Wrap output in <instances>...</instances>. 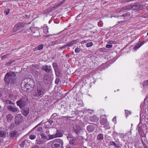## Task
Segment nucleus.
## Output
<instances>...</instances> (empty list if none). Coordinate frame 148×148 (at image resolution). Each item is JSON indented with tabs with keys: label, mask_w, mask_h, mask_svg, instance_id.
Wrapping results in <instances>:
<instances>
[{
	"label": "nucleus",
	"mask_w": 148,
	"mask_h": 148,
	"mask_svg": "<svg viewBox=\"0 0 148 148\" xmlns=\"http://www.w3.org/2000/svg\"><path fill=\"white\" fill-rule=\"evenodd\" d=\"M16 74L13 72H11L7 73L4 77V81L7 84L14 83L16 81Z\"/></svg>",
	"instance_id": "obj_1"
},
{
	"label": "nucleus",
	"mask_w": 148,
	"mask_h": 148,
	"mask_svg": "<svg viewBox=\"0 0 148 148\" xmlns=\"http://www.w3.org/2000/svg\"><path fill=\"white\" fill-rule=\"evenodd\" d=\"M45 92V89L41 86L37 87L34 92V95L38 97H41Z\"/></svg>",
	"instance_id": "obj_2"
},
{
	"label": "nucleus",
	"mask_w": 148,
	"mask_h": 148,
	"mask_svg": "<svg viewBox=\"0 0 148 148\" xmlns=\"http://www.w3.org/2000/svg\"><path fill=\"white\" fill-rule=\"evenodd\" d=\"M62 145V141L60 140L53 141L52 145L53 148H61Z\"/></svg>",
	"instance_id": "obj_3"
},
{
	"label": "nucleus",
	"mask_w": 148,
	"mask_h": 148,
	"mask_svg": "<svg viewBox=\"0 0 148 148\" xmlns=\"http://www.w3.org/2000/svg\"><path fill=\"white\" fill-rule=\"evenodd\" d=\"M7 109L10 112L17 113L19 112V109L15 106H8L7 107Z\"/></svg>",
	"instance_id": "obj_4"
},
{
	"label": "nucleus",
	"mask_w": 148,
	"mask_h": 148,
	"mask_svg": "<svg viewBox=\"0 0 148 148\" xmlns=\"http://www.w3.org/2000/svg\"><path fill=\"white\" fill-rule=\"evenodd\" d=\"M25 26V24L23 23H18L14 27L13 29L14 32H16L20 29L21 27Z\"/></svg>",
	"instance_id": "obj_5"
},
{
	"label": "nucleus",
	"mask_w": 148,
	"mask_h": 148,
	"mask_svg": "<svg viewBox=\"0 0 148 148\" xmlns=\"http://www.w3.org/2000/svg\"><path fill=\"white\" fill-rule=\"evenodd\" d=\"M25 101L24 99L23 98L21 99L19 101L16 102L17 105L19 106L21 108H22L25 106Z\"/></svg>",
	"instance_id": "obj_6"
},
{
	"label": "nucleus",
	"mask_w": 148,
	"mask_h": 148,
	"mask_svg": "<svg viewBox=\"0 0 148 148\" xmlns=\"http://www.w3.org/2000/svg\"><path fill=\"white\" fill-rule=\"evenodd\" d=\"M23 117L21 114H17L15 117V122L17 124H19L22 121Z\"/></svg>",
	"instance_id": "obj_7"
},
{
	"label": "nucleus",
	"mask_w": 148,
	"mask_h": 148,
	"mask_svg": "<svg viewBox=\"0 0 148 148\" xmlns=\"http://www.w3.org/2000/svg\"><path fill=\"white\" fill-rule=\"evenodd\" d=\"M63 134L60 131H57L56 134L50 135V139H53L58 137H60L62 136Z\"/></svg>",
	"instance_id": "obj_8"
},
{
	"label": "nucleus",
	"mask_w": 148,
	"mask_h": 148,
	"mask_svg": "<svg viewBox=\"0 0 148 148\" xmlns=\"http://www.w3.org/2000/svg\"><path fill=\"white\" fill-rule=\"evenodd\" d=\"M31 82V83L33 84V80L31 79L30 78H25L24 79V80L22 81V82H24L25 83V85L26 87H28V84L30 82Z\"/></svg>",
	"instance_id": "obj_9"
},
{
	"label": "nucleus",
	"mask_w": 148,
	"mask_h": 148,
	"mask_svg": "<svg viewBox=\"0 0 148 148\" xmlns=\"http://www.w3.org/2000/svg\"><path fill=\"white\" fill-rule=\"evenodd\" d=\"M19 133L16 131H14L11 132L9 135L10 137L12 138L17 137L19 135Z\"/></svg>",
	"instance_id": "obj_10"
},
{
	"label": "nucleus",
	"mask_w": 148,
	"mask_h": 148,
	"mask_svg": "<svg viewBox=\"0 0 148 148\" xmlns=\"http://www.w3.org/2000/svg\"><path fill=\"white\" fill-rule=\"evenodd\" d=\"M73 129L75 132L77 134L80 132L81 129L79 126L78 125H76L73 127Z\"/></svg>",
	"instance_id": "obj_11"
},
{
	"label": "nucleus",
	"mask_w": 148,
	"mask_h": 148,
	"mask_svg": "<svg viewBox=\"0 0 148 148\" xmlns=\"http://www.w3.org/2000/svg\"><path fill=\"white\" fill-rule=\"evenodd\" d=\"M40 135L41 139L44 140L45 142L46 141L50 139L49 138H48L45 134L43 133H41L40 134Z\"/></svg>",
	"instance_id": "obj_12"
},
{
	"label": "nucleus",
	"mask_w": 148,
	"mask_h": 148,
	"mask_svg": "<svg viewBox=\"0 0 148 148\" xmlns=\"http://www.w3.org/2000/svg\"><path fill=\"white\" fill-rule=\"evenodd\" d=\"M51 66H47V65L44 66L42 67V69L44 70L47 73L50 72L51 71Z\"/></svg>",
	"instance_id": "obj_13"
},
{
	"label": "nucleus",
	"mask_w": 148,
	"mask_h": 148,
	"mask_svg": "<svg viewBox=\"0 0 148 148\" xmlns=\"http://www.w3.org/2000/svg\"><path fill=\"white\" fill-rule=\"evenodd\" d=\"M137 5H129L127 6L124 7V10H129L131 8H132L133 9H135V8H137Z\"/></svg>",
	"instance_id": "obj_14"
},
{
	"label": "nucleus",
	"mask_w": 148,
	"mask_h": 148,
	"mask_svg": "<svg viewBox=\"0 0 148 148\" xmlns=\"http://www.w3.org/2000/svg\"><path fill=\"white\" fill-rule=\"evenodd\" d=\"M14 117L11 114H8L6 116L7 120L8 122H11L13 119Z\"/></svg>",
	"instance_id": "obj_15"
},
{
	"label": "nucleus",
	"mask_w": 148,
	"mask_h": 148,
	"mask_svg": "<svg viewBox=\"0 0 148 148\" xmlns=\"http://www.w3.org/2000/svg\"><path fill=\"white\" fill-rule=\"evenodd\" d=\"M36 143L38 145L43 144L45 142L44 140L40 139H37L36 140Z\"/></svg>",
	"instance_id": "obj_16"
},
{
	"label": "nucleus",
	"mask_w": 148,
	"mask_h": 148,
	"mask_svg": "<svg viewBox=\"0 0 148 148\" xmlns=\"http://www.w3.org/2000/svg\"><path fill=\"white\" fill-rule=\"evenodd\" d=\"M90 120L93 122L96 121L98 120V118L96 115H94L90 117Z\"/></svg>",
	"instance_id": "obj_17"
},
{
	"label": "nucleus",
	"mask_w": 148,
	"mask_h": 148,
	"mask_svg": "<svg viewBox=\"0 0 148 148\" xmlns=\"http://www.w3.org/2000/svg\"><path fill=\"white\" fill-rule=\"evenodd\" d=\"M87 129L88 131L90 132H92L94 130L93 127L92 126L90 125L87 126Z\"/></svg>",
	"instance_id": "obj_18"
},
{
	"label": "nucleus",
	"mask_w": 148,
	"mask_h": 148,
	"mask_svg": "<svg viewBox=\"0 0 148 148\" xmlns=\"http://www.w3.org/2000/svg\"><path fill=\"white\" fill-rule=\"evenodd\" d=\"M143 45L142 43H138L136 44L134 47V49L135 50H136L138 49Z\"/></svg>",
	"instance_id": "obj_19"
},
{
	"label": "nucleus",
	"mask_w": 148,
	"mask_h": 148,
	"mask_svg": "<svg viewBox=\"0 0 148 148\" xmlns=\"http://www.w3.org/2000/svg\"><path fill=\"white\" fill-rule=\"evenodd\" d=\"M103 138V137L102 134H99L97 137V139L98 140H101Z\"/></svg>",
	"instance_id": "obj_20"
},
{
	"label": "nucleus",
	"mask_w": 148,
	"mask_h": 148,
	"mask_svg": "<svg viewBox=\"0 0 148 148\" xmlns=\"http://www.w3.org/2000/svg\"><path fill=\"white\" fill-rule=\"evenodd\" d=\"M76 42V41L75 40H73L72 41L69 42L68 43H67L66 45L67 46V47H70L72 45H73L74 44H75Z\"/></svg>",
	"instance_id": "obj_21"
},
{
	"label": "nucleus",
	"mask_w": 148,
	"mask_h": 148,
	"mask_svg": "<svg viewBox=\"0 0 148 148\" xmlns=\"http://www.w3.org/2000/svg\"><path fill=\"white\" fill-rule=\"evenodd\" d=\"M107 123V121L106 119H102L100 121V124L102 125H104L106 124Z\"/></svg>",
	"instance_id": "obj_22"
},
{
	"label": "nucleus",
	"mask_w": 148,
	"mask_h": 148,
	"mask_svg": "<svg viewBox=\"0 0 148 148\" xmlns=\"http://www.w3.org/2000/svg\"><path fill=\"white\" fill-rule=\"evenodd\" d=\"M65 2L64 0H63L58 5H56V6L54 7L55 8H57L61 6L64 2Z\"/></svg>",
	"instance_id": "obj_23"
},
{
	"label": "nucleus",
	"mask_w": 148,
	"mask_h": 148,
	"mask_svg": "<svg viewBox=\"0 0 148 148\" xmlns=\"http://www.w3.org/2000/svg\"><path fill=\"white\" fill-rule=\"evenodd\" d=\"M6 133L4 131H0V137H4L5 136Z\"/></svg>",
	"instance_id": "obj_24"
},
{
	"label": "nucleus",
	"mask_w": 148,
	"mask_h": 148,
	"mask_svg": "<svg viewBox=\"0 0 148 148\" xmlns=\"http://www.w3.org/2000/svg\"><path fill=\"white\" fill-rule=\"evenodd\" d=\"M143 85L144 88L148 86V80L144 82L143 83Z\"/></svg>",
	"instance_id": "obj_25"
},
{
	"label": "nucleus",
	"mask_w": 148,
	"mask_h": 148,
	"mask_svg": "<svg viewBox=\"0 0 148 148\" xmlns=\"http://www.w3.org/2000/svg\"><path fill=\"white\" fill-rule=\"evenodd\" d=\"M43 47V45H40L38 46L35 49L38 50H40L42 49Z\"/></svg>",
	"instance_id": "obj_26"
},
{
	"label": "nucleus",
	"mask_w": 148,
	"mask_h": 148,
	"mask_svg": "<svg viewBox=\"0 0 148 148\" xmlns=\"http://www.w3.org/2000/svg\"><path fill=\"white\" fill-rule=\"evenodd\" d=\"M124 7L121 8H119L117 9L116 12L117 13H119L122 12V11L125 10Z\"/></svg>",
	"instance_id": "obj_27"
},
{
	"label": "nucleus",
	"mask_w": 148,
	"mask_h": 148,
	"mask_svg": "<svg viewBox=\"0 0 148 148\" xmlns=\"http://www.w3.org/2000/svg\"><path fill=\"white\" fill-rule=\"evenodd\" d=\"M36 136L34 134L31 135L29 136V139L32 140L35 139L36 138Z\"/></svg>",
	"instance_id": "obj_28"
},
{
	"label": "nucleus",
	"mask_w": 148,
	"mask_h": 148,
	"mask_svg": "<svg viewBox=\"0 0 148 148\" xmlns=\"http://www.w3.org/2000/svg\"><path fill=\"white\" fill-rule=\"evenodd\" d=\"M29 112L28 110H25L23 112V114L25 116H27L28 115Z\"/></svg>",
	"instance_id": "obj_29"
},
{
	"label": "nucleus",
	"mask_w": 148,
	"mask_h": 148,
	"mask_svg": "<svg viewBox=\"0 0 148 148\" xmlns=\"http://www.w3.org/2000/svg\"><path fill=\"white\" fill-rule=\"evenodd\" d=\"M60 40H56V41H54L53 42V45L54 44H58L60 43Z\"/></svg>",
	"instance_id": "obj_30"
},
{
	"label": "nucleus",
	"mask_w": 148,
	"mask_h": 148,
	"mask_svg": "<svg viewBox=\"0 0 148 148\" xmlns=\"http://www.w3.org/2000/svg\"><path fill=\"white\" fill-rule=\"evenodd\" d=\"M31 82H30L28 84V86L29 87L30 86L31 87H33L34 85V81H33V84H32Z\"/></svg>",
	"instance_id": "obj_31"
},
{
	"label": "nucleus",
	"mask_w": 148,
	"mask_h": 148,
	"mask_svg": "<svg viewBox=\"0 0 148 148\" xmlns=\"http://www.w3.org/2000/svg\"><path fill=\"white\" fill-rule=\"evenodd\" d=\"M118 135L121 138H124L126 136L125 134L121 133H119Z\"/></svg>",
	"instance_id": "obj_32"
},
{
	"label": "nucleus",
	"mask_w": 148,
	"mask_h": 148,
	"mask_svg": "<svg viewBox=\"0 0 148 148\" xmlns=\"http://www.w3.org/2000/svg\"><path fill=\"white\" fill-rule=\"evenodd\" d=\"M93 45V43L92 42H90L88 43H87L86 44V47H89L92 46Z\"/></svg>",
	"instance_id": "obj_33"
},
{
	"label": "nucleus",
	"mask_w": 148,
	"mask_h": 148,
	"mask_svg": "<svg viewBox=\"0 0 148 148\" xmlns=\"http://www.w3.org/2000/svg\"><path fill=\"white\" fill-rule=\"evenodd\" d=\"M44 32L46 34L48 33V28L47 27H45L44 28Z\"/></svg>",
	"instance_id": "obj_34"
},
{
	"label": "nucleus",
	"mask_w": 148,
	"mask_h": 148,
	"mask_svg": "<svg viewBox=\"0 0 148 148\" xmlns=\"http://www.w3.org/2000/svg\"><path fill=\"white\" fill-rule=\"evenodd\" d=\"M53 66L54 70H55V69H56L57 68V64L55 63H53Z\"/></svg>",
	"instance_id": "obj_35"
},
{
	"label": "nucleus",
	"mask_w": 148,
	"mask_h": 148,
	"mask_svg": "<svg viewBox=\"0 0 148 148\" xmlns=\"http://www.w3.org/2000/svg\"><path fill=\"white\" fill-rule=\"evenodd\" d=\"M25 141H23L21 144H20V147H23L25 144Z\"/></svg>",
	"instance_id": "obj_36"
},
{
	"label": "nucleus",
	"mask_w": 148,
	"mask_h": 148,
	"mask_svg": "<svg viewBox=\"0 0 148 148\" xmlns=\"http://www.w3.org/2000/svg\"><path fill=\"white\" fill-rule=\"evenodd\" d=\"M125 112L127 116H128L129 115H130L131 114L130 112L129 111L125 110Z\"/></svg>",
	"instance_id": "obj_37"
},
{
	"label": "nucleus",
	"mask_w": 148,
	"mask_h": 148,
	"mask_svg": "<svg viewBox=\"0 0 148 148\" xmlns=\"http://www.w3.org/2000/svg\"><path fill=\"white\" fill-rule=\"evenodd\" d=\"M5 103L6 104H13V103H12L11 101L9 100H7L5 101Z\"/></svg>",
	"instance_id": "obj_38"
},
{
	"label": "nucleus",
	"mask_w": 148,
	"mask_h": 148,
	"mask_svg": "<svg viewBox=\"0 0 148 148\" xmlns=\"http://www.w3.org/2000/svg\"><path fill=\"white\" fill-rule=\"evenodd\" d=\"M8 55H4V56H3L1 57V59L2 60L5 59V58H7L8 57Z\"/></svg>",
	"instance_id": "obj_39"
},
{
	"label": "nucleus",
	"mask_w": 148,
	"mask_h": 148,
	"mask_svg": "<svg viewBox=\"0 0 148 148\" xmlns=\"http://www.w3.org/2000/svg\"><path fill=\"white\" fill-rule=\"evenodd\" d=\"M112 47V45L110 44H107L106 45V47L108 48H111Z\"/></svg>",
	"instance_id": "obj_40"
},
{
	"label": "nucleus",
	"mask_w": 148,
	"mask_h": 148,
	"mask_svg": "<svg viewBox=\"0 0 148 148\" xmlns=\"http://www.w3.org/2000/svg\"><path fill=\"white\" fill-rule=\"evenodd\" d=\"M43 79L44 80L47 81L48 80L47 75H45L44 76Z\"/></svg>",
	"instance_id": "obj_41"
},
{
	"label": "nucleus",
	"mask_w": 148,
	"mask_h": 148,
	"mask_svg": "<svg viewBox=\"0 0 148 148\" xmlns=\"http://www.w3.org/2000/svg\"><path fill=\"white\" fill-rule=\"evenodd\" d=\"M43 79L44 80L47 81L48 80L47 75H45L44 76Z\"/></svg>",
	"instance_id": "obj_42"
},
{
	"label": "nucleus",
	"mask_w": 148,
	"mask_h": 148,
	"mask_svg": "<svg viewBox=\"0 0 148 148\" xmlns=\"http://www.w3.org/2000/svg\"><path fill=\"white\" fill-rule=\"evenodd\" d=\"M115 41L112 40H110L108 41V44H112L115 43Z\"/></svg>",
	"instance_id": "obj_43"
},
{
	"label": "nucleus",
	"mask_w": 148,
	"mask_h": 148,
	"mask_svg": "<svg viewBox=\"0 0 148 148\" xmlns=\"http://www.w3.org/2000/svg\"><path fill=\"white\" fill-rule=\"evenodd\" d=\"M80 49L77 47L75 49V52L76 53H78L80 51Z\"/></svg>",
	"instance_id": "obj_44"
},
{
	"label": "nucleus",
	"mask_w": 148,
	"mask_h": 148,
	"mask_svg": "<svg viewBox=\"0 0 148 148\" xmlns=\"http://www.w3.org/2000/svg\"><path fill=\"white\" fill-rule=\"evenodd\" d=\"M74 142V140L73 139L70 140L69 143L73 145Z\"/></svg>",
	"instance_id": "obj_45"
},
{
	"label": "nucleus",
	"mask_w": 148,
	"mask_h": 148,
	"mask_svg": "<svg viewBox=\"0 0 148 148\" xmlns=\"http://www.w3.org/2000/svg\"><path fill=\"white\" fill-rule=\"evenodd\" d=\"M57 114L56 113H54L51 116V118H54V117L56 116H57Z\"/></svg>",
	"instance_id": "obj_46"
},
{
	"label": "nucleus",
	"mask_w": 148,
	"mask_h": 148,
	"mask_svg": "<svg viewBox=\"0 0 148 148\" xmlns=\"http://www.w3.org/2000/svg\"><path fill=\"white\" fill-rule=\"evenodd\" d=\"M110 145H114L116 147H117V145L116 143L113 141H112L110 143Z\"/></svg>",
	"instance_id": "obj_47"
},
{
	"label": "nucleus",
	"mask_w": 148,
	"mask_h": 148,
	"mask_svg": "<svg viewBox=\"0 0 148 148\" xmlns=\"http://www.w3.org/2000/svg\"><path fill=\"white\" fill-rule=\"evenodd\" d=\"M112 121L114 123V124H115L116 123V118L115 116L112 120Z\"/></svg>",
	"instance_id": "obj_48"
},
{
	"label": "nucleus",
	"mask_w": 148,
	"mask_h": 148,
	"mask_svg": "<svg viewBox=\"0 0 148 148\" xmlns=\"http://www.w3.org/2000/svg\"><path fill=\"white\" fill-rule=\"evenodd\" d=\"M60 80L59 79L57 78L56 79V80L55 81V83L56 84H58Z\"/></svg>",
	"instance_id": "obj_49"
},
{
	"label": "nucleus",
	"mask_w": 148,
	"mask_h": 148,
	"mask_svg": "<svg viewBox=\"0 0 148 148\" xmlns=\"http://www.w3.org/2000/svg\"><path fill=\"white\" fill-rule=\"evenodd\" d=\"M42 130V127H39L37 129V131L39 132H41Z\"/></svg>",
	"instance_id": "obj_50"
},
{
	"label": "nucleus",
	"mask_w": 148,
	"mask_h": 148,
	"mask_svg": "<svg viewBox=\"0 0 148 148\" xmlns=\"http://www.w3.org/2000/svg\"><path fill=\"white\" fill-rule=\"evenodd\" d=\"M49 131H47L46 132V133L47 135V136H49V138H50V135H51L49 134Z\"/></svg>",
	"instance_id": "obj_51"
},
{
	"label": "nucleus",
	"mask_w": 148,
	"mask_h": 148,
	"mask_svg": "<svg viewBox=\"0 0 148 148\" xmlns=\"http://www.w3.org/2000/svg\"><path fill=\"white\" fill-rule=\"evenodd\" d=\"M67 47V45L66 44L65 45H64V46H62L61 47V48L62 49H65Z\"/></svg>",
	"instance_id": "obj_52"
},
{
	"label": "nucleus",
	"mask_w": 148,
	"mask_h": 148,
	"mask_svg": "<svg viewBox=\"0 0 148 148\" xmlns=\"http://www.w3.org/2000/svg\"><path fill=\"white\" fill-rule=\"evenodd\" d=\"M10 9H8V11L5 12L6 14L7 15H8L10 12Z\"/></svg>",
	"instance_id": "obj_53"
},
{
	"label": "nucleus",
	"mask_w": 148,
	"mask_h": 148,
	"mask_svg": "<svg viewBox=\"0 0 148 148\" xmlns=\"http://www.w3.org/2000/svg\"><path fill=\"white\" fill-rule=\"evenodd\" d=\"M42 122H41L40 123H39V124H38V125H37L36 126H35V127H34V128H33V129H35L37 127H38V126H39V125H40V124H41V123H42Z\"/></svg>",
	"instance_id": "obj_54"
},
{
	"label": "nucleus",
	"mask_w": 148,
	"mask_h": 148,
	"mask_svg": "<svg viewBox=\"0 0 148 148\" xmlns=\"http://www.w3.org/2000/svg\"><path fill=\"white\" fill-rule=\"evenodd\" d=\"M87 41H88L87 40L82 41V44H84V43H86V42H87Z\"/></svg>",
	"instance_id": "obj_55"
},
{
	"label": "nucleus",
	"mask_w": 148,
	"mask_h": 148,
	"mask_svg": "<svg viewBox=\"0 0 148 148\" xmlns=\"http://www.w3.org/2000/svg\"><path fill=\"white\" fill-rule=\"evenodd\" d=\"M3 143V140L1 138H0V145H1Z\"/></svg>",
	"instance_id": "obj_56"
},
{
	"label": "nucleus",
	"mask_w": 148,
	"mask_h": 148,
	"mask_svg": "<svg viewBox=\"0 0 148 148\" xmlns=\"http://www.w3.org/2000/svg\"><path fill=\"white\" fill-rule=\"evenodd\" d=\"M133 0H125V2H129L131 1H133Z\"/></svg>",
	"instance_id": "obj_57"
},
{
	"label": "nucleus",
	"mask_w": 148,
	"mask_h": 148,
	"mask_svg": "<svg viewBox=\"0 0 148 148\" xmlns=\"http://www.w3.org/2000/svg\"><path fill=\"white\" fill-rule=\"evenodd\" d=\"M32 148H39V147L38 146L36 145L33 147Z\"/></svg>",
	"instance_id": "obj_58"
},
{
	"label": "nucleus",
	"mask_w": 148,
	"mask_h": 148,
	"mask_svg": "<svg viewBox=\"0 0 148 148\" xmlns=\"http://www.w3.org/2000/svg\"><path fill=\"white\" fill-rule=\"evenodd\" d=\"M125 21H119V23H123Z\"/></svg>",
	"instance_id": "obj_59"
},
{
	"label": "nucleus",
	"mask_w": 148,
	"mask_h": 148,
	"mask_svg": "<svg viewBox=\"0 0 148 148\" xmlns=\"http://www.w3.org/2000/svg\"><path fill=\"white\" fill-rule=\"evenodd\" d=\"M113 17H116V16H108V17H110L111 18H112Z\"/></svg>",
	"instance_id": "obj_60"
},
{
	"label": "nucleus",
	"mask_w": 148,
	"mask_h": 148,
	"mask_svg": "<svg viewBox=\"0 0 148 148\" xmlns=\"http://www.w3.org/2000/svg\"><path fill=\"white\" fill-rule=\"evenodd\" d=\"M127 15V14H124L122 15V16L123 17H125Z\"/></svg>",
	"instance_id": "obj_61"
},
{
	"label": "nucleus",
	"mask_w": 148,
	"mask_h": 148,
	"mask_svg": "<svg viewBox=\"0 0 148 148\" xmlns=\"http://www.w3.org/2000/svg\"><path fill=\"white\" fill-rule=\"evenodd\" d=\"M39 77H42V75H41L39 73Z\"/></svg>",
	"instance_id": "obj_62"
},
{
	"label": "nucleus",
	"mask_w": 148,
	"mask_h": 148,
	"mask_svg": "<svg viewBox=\"0 0 148 148\" xmlns=\"http://www.w3.org/2000/svg\"><path fill=\"white\" fill-rule=\"evenodd\" d=\"M146 9L147 10H148V6H147L146 7Z\"/></svg>",
	"instance_id": "obj_63"
},
{
	"label": "nucleus",
	"mask_w": 148,
	"mask_h": 148,
	"mask_svg": "<svg viewBox=\"0 0 148 148\" xmlns=\"http://www.w3.org/2000/svg\"><path fill=\"white\" fill-rule=\"evenodd\" d=\"M39 148H45V147H39Z\"/></svg>",
	"instance_id": "obj_64"
}]
</instances>
